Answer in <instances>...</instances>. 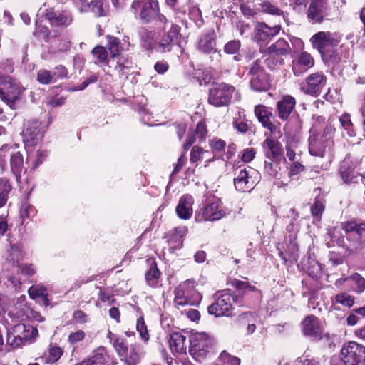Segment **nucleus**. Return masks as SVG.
Masks as SVG:
<instances>
[{"instance_id":"1","label":"nucleus","mask_w":365,"mask_h":365,"mask_svg":"<svg viewBox=\"0 0 365 365\" xmlns=\"http://www.w3.org/2000/svg\"><path fill=\"white\" fill-rule=\"evenodd\" d=\"M230 283L236 289L234 295L228 292L220 294L215 302L207 307L210 314L216 317H230L232 315L233 303L239 307L251 308L255 302L261 299L260 290L250 284L247 281L234 279Z\"/></svg>"},{"instance_id":"12","label":"nucleus","mask_w":365,"mask_h":365,"mask_svg":"<svg viewBox=\"0 0 365 365\" xmlns=\"http://www.w3.org/2000/svg\"><path fill=\"white\" fill-rule=\"evenodd\" d=\"M226 215V212L223 209L221 202L215 200L209 202L202 210V213H198L196 220L199 222L203 220L215 221L222 219Z\"/></svg>"},{"instance_id":"53","label":"nucleus","mask_w":365,"mask_h":365,"mask_svg":"<svg viewBox=\"0 0 365 365\" xmlns=\"http://www.w3.org/2000/svg\"><path fill=\"white\" fill-rule=\"evenodd\" d=\"M339 121L341 126L348 131L350 136L355 135L353 130L351 129L353 127V123L350 119L349 115L347 113L343 114L339 118Z\"/></svg>"},{"instance_id":"64","label":"nucleus","mask_w":365,"mask_h":365,"mask_svg":"<svg viewBox=\"0 0 365 365\" xmlns=\"http://www.w3.org/2000/svg\"><path fill=\"white\" fill-rule=\"evenodd\" d=\"M210 146L217 151L222 150L225 147V142L221 139H214L210 143Z\"/></svg>"},{"instance_id":"62","label":"nucleus","mask_w":365,"mask_h":365,"mask_svg":"<svg viewBox=\"0 0 365 365\" xmlns=\"http://www.w3.org/2000/svg\"><path fill=\"white\" fill-rule=\"evenodd\" d=\"M73 319L78 323L83 324L87 322L88 316L81 310L73 312Z\"/></svg>"},{"instance_id":"28","label":"nucleus","mask_w":365,"mask_h":365,"mask_svg":"<svg viewBox=\"0 0 365 365\" xmlns=\"http://www.w3.org/2000/svg\"><path fill=\"white\" fill-rule=\"evenodd\" d=\"M10 164L11 171L15 175L16 181L19 182L21 174L26 170L24 166L23 156L20 152H16L11 155Z\"/></svg>"},{"instance_id":"21","label":"nucleus","mask_w":365,"mask_h":365,"mask_svg":"<svg viewBox=\"0 0 365 365\" xmlns=\"http://www.w3.org/2000/svg\"><path fill=\"white\" fill-rule=\"evenodd\" d=\"M187 232V228L185 226L175 227L171 231L168 240L169 251L173 253L176 250H179L183 246V237Z\"/></svg>"},{"instance_id":"25","label":"nucleus","mask_w":365,"mask_h":365,"mask_svg":"<svg viewBox=\"0 0 365 365\" xmlns=\"http://www.w3.org/2000/svg\"><path fill=\"white\" fill-rule=\"evenodd\" d=\"M106 349L103 347H99L89 357L74 365H106Z\"/></svg>"},{"instance_id":"41","label":"nucleus","mask_w":365,"mask_h":365,"mask_svg":"<svg viewBox=\"0 0 365 365\" xmlns=\"http://www.w3.org/2000/svg\"><path fill=\"white\" fill-rule=\"evenodd\" d=\"M322 58L326 63L336 65L341 61V56L336 51H334L333 48L326 51Z\"/></svg>"},{"instance_id":"59","label":"nucleus","mask_w":365,"mask_h":365,"mask_svg":"<svg viewBox=\"0 0 365 365\" xmlns=\"http://www.w3.org/2000/svg\"><path fill=\"white\" fill-rule=\"evenodd\" d=\"M255 150L254 148H247L242 152L241 159L245 163H249L253 160L255 156Z\"/></svg>"},{"instance_id":"48","label":"nucleus","mask_w":365,"mask_h":365,"mask_svg":"<svg viewBox=\"0 0 365 365\" xmlns=\"http://www.w3.org/2000/svg\"><path fill=\"white\" fill-rule=\"evenodd\" d=\"M136 329L139 332L142 339H143L145 341H148L149 339V334L143 316H140L138 319L136 323Z\"/></svg>"},{"instance_id":"15","label":"nucleus","mask_w":365,"mask_h":365,"mask_svg":"<svg viewBox=\"0 0 365 365\" xmlns=\"http://www.w3.org/2000/svg\"><path fill=\"white\" fill-rule=\"evenodd\" d=\"M251 173L254 170L248 167L241 170L234 179L235 187L240 192H250L254 187L255 181L252 178Z\"/></svg>"},{"instance_id":"35","label":"nucleus","mask_w":365,"mask_h":365,"mask_svg":"<svg viewBox=\"0 0 365 365\" xmlns=\"http://www.w3.org/2000/svg\"><path fill=\"white\" fill-rule=\"evenodd\" d=\"M106 47L110 51L111 57L113 58H118L120 52L122 51L120 41L118 38L109 35L106 36Z\"/></svg>"},{"instance_id":"61","label":"nucleus","mask_w":365,"mask_h":365,"mask_svg":"<svg viewBox=\"0 0 365 365\" xmlns=\"http://www.w3.org/2000/svg\"><path fill=\"white\" fill-rule=\"evenodd\" d=\"M73 1L81 12H88L90 2L87 0H73Z\"/></svg>"},{"instance_id":"10","label":"nucleus","mask_w":365,"mask_h":365,"mask_svg":"<svg viewBox=\"0 0 365 365\" xmlns=\"http://www.w3.org/2000/svg\"><path fill=\"white\" fill-rule=\"evenodd\" d=\"M327 83V77L322 72L310 74L301 84V90L306 94L318 96Z\"/></svg>"},{"instance_id":"18","label":"nucleus","mask_w":365,"mask_h":365,"mask_svg":"<svg viewBox=\"0 0 365 365\" xmlns=\"http://www.w3.org/2000/svg\"><path fill=\"white\" fill-rule=\"evenodd\" d=\"M280 26L269 27L264 23H258L255 29V39L261 44H266L272 37L278 34Z\"/></svg>"},{"instance_id":"29","label":"nucleus","mask_w":365,"mask_h":365,"mask_svg":"<svg viewBox=\"0 0 365 365\" xmlns=\"http://www.w3.org/2000/svg\"><path fill=\"white\" fill-rule=\"evenodd\" d=\"M24 141L29 145H34L40 140L43 136L39 129V123L35 122L31 127H27L23 132Z\"/></svg>"},{"instance_id":"2","label":"nucleus","mask_w":365,"mask_h":365,"mask_svg":"<svg viewBox=\"0 0 365 365\" xmlns=\"http://www.w3.org/2000/svg\"><path fill=\"white\" fill-rule=\"evenodd\" d=\"M135 18L143 24L155 21L158 26H164L168 22L166 16L160 12L158 0H135L131 4Z\"/></svg>"},{"instance_id":"40","label":"nucleus","mask_w":365,"mask_h":365,"mask_svg":"<svg viewBox=\"0 0 365 365\" xmlns=\"http://www.w3.org/2000/svg\"><path fill=\"white\" fill-rule=\"evenodd\" d=\"M89 11L93 13L96 16H103L106 15V6L103 4L101 0H92L90 1Z\"/></svg>"},{"instance_id":"33","label":"nucleus","mask_w":365,"mask_h":365,"mask_svg":"<svg viewBox=\"0 0 365 365\" xmlns=\"http://www.w3.org/2000/svg\"><path fill=\"white\" fill-rule=\"evenodd\" d=\"M107 337L110 339V343L113 344V346L117 351L119 356L122 358L123 356H125V352L128 351V347L125 339L117 336L110 331L108 333Z\"/></svg>"},{"instance_id":"50","label":"nucleus","mask_w":365,"mask_h":365,"mask_svg":"<svg viewBox=\"0 0 365 365\" xmlns=\"http://www.w3.org/2000/svg\"><path fill=\"white\" fill-rule=\"evenodd\" d=\"M208 153V151L203 150L198 146H194L190 153V163H195L204 158V155Z\"/></svg>"},{"instance_id":"16","label":"nucleus","mask_w":365,"mask_h":365,"mask_svg":"<svg viewBox=\"0 0 365 365\" xmlns=\"http://www.w3.org/2000/svg\"><path fill=\"white\" fill-rule=\"evenodd\" d=\"M44 16L52 26L67 27L73 21L71 13L66 11L56 12L53 9H49L46 10Z\"/></svg>"},{"instance_id":"39","label":"nucleus","mask_w":365,"mask_h":365,"mask_svg":"<svg viewBox=\"0 0 365 365\" xmlns=\"http://www.w3.org/2000/svg\"><path fill=\"white\" fill-rule=\"evenodd\" d=\"M28 341V335H16L12 331H8L7 343L13 348H18L24 345Z\"/></svg>"},{"instance_id":"56","label":"nucleus","mask_w":365,"mask_h":365,"mask_svg":"<svg viewBox=\"0 0 365 365\" xmlns=\"http://www.w3.org/2000/svg\"><path fill=\"white\" fill-rule=\"evenodd\" d=\"M11 331L16 335H28V340L30 339V334L27 332V325L24 324H17L14 325Z\"/></svg>"},{"instance_id":"23","label":"nucleus","mask_w":365,"mask_h":365,"mask_svg":"<svg viewBox=\"0 0 365 365\" xmlns=\"http://www.w3.org/2000/svg\"><path fill=\"white\" fill-rule=\"evenodd\" d=\"M296 105L294 98L290 96H284L282 100L277 102V108L278 116L282 120H286L290 116Z\"/></svg>"},{"instance_id":"45","label":"nucleus","mask_w":365,"mask_h":365,"mask_svg":"<svg viewBox=\"0 0 365 365\" xmlns=\"http://www.w3.org/2000/svg\"><path fill=\"white\" fill-rule=\"evenodd\" d=\"M218 362L222 365H240V359L236 356H232L227 351H223L219 356Z\"/></svg>"},{"instance_id":"51","label":"nucleus","mask_w":365,"mask_h":365,"mask_svg":"<svg viewBox=\"0 0 365 365\" xmlns=\"http://www.w3.org/2000/svg\"><path fill=\"white\" fill-rule=\"evenodd\" d=\"M241 47V43L239 40H232L228 41L224 46V51L227 54H236Z\"/></svg>"},{"instance_id":"36","label":"nucleus","mask_w":365,"mask_h":365,"mask_svg":"<svg viewBox=\"0 0 365 365\" xmlns=\"http://www.w3.org/2000/svg\"><path fill=\"white\" fill-rule=\"evenodd\" d=\"M11 190L12 186L9 180L6 178H0V208L6 204Z\"/></svg>"},{"instance_id":"17","label":"nucleus","mask_w":365,"mask_h":365,"mask_svg":"<svg viewBox=\"0 0 365 365\" xmlns=\"http://www.w3.org/2000/svg\"><path fill=\"white\" fill-rule=\"evenodd\" d=\"M329 141L322 134H313L309 138V152L316 157H324Z\"/></svg>"},{"instance_id":"55","label":"nucleus","mask_w":365,"mask_h":365,"mask_svg":"<svg viewBox=\"0 0 365 365\" xmlns=\"http://www.w3.org/2000/svg\"><path fill=\"white\" fill-rule=\"evenodd\" d=\"M86 334L83 330H78L76 332H73L69 334L68 341L71 344H74L78 341L83 340Z\"/></svg>"},{"instance_id":"63","label":"nucleus","mask_w":365,"mask_h":365,"mask_svg":"<svg viewBox=\"0 0 365 365\" xmlns=\"http://www.w3.org/2000/svg\"><path fill=\"white\" fill-rule=\"evenodd\" d=\"M304 170V165L299 162H294L292 163L289 170V175H295L302 172Z\"/></svg>"},{"instance_id":"9","label":"nucleus","mask_w":365,"mask_h":365,"mask_svg":"<svg viewBox=\"0 0 365 365\" xmlns=\"http://www.w3.org/2000/svg\"><path fill=\"white\" fill-rule=\"evenodd\" d=\"M329 4L327 0H309L307 11V17L312 24H320L329 16Z\"/></svg>"},{"instance_id":"20","label":"nucleus","mask_w":365,"mask_h":365,"mask_svg":"<svg viewBox=\"0 0 365 365\" xmlns=\"http://www.w3.org/2000/svg\"><path fill=\"white\" fill-rule=\"evenodd\" d=\"M255 113L263 127L272 133L276 130L277 128L273 123L274 116L269 108L262 105H258L255 106Z\"/></svg>"},{"instance_id":"24","label":"nucleus","mask_w":365,"mask_h":365,"mask_svg":"<svg viewBox=\"0 0 365 365\" xmlns=\"http://www.w3.org/2000/svg\"><path fill=\"white\" fill-rule=\"evenodd\" d=\"M185 341L186 337L179 332H174L170 334L168 343L173 354L186 353Z\"/></svg>"},{"instance_id":"42","label":"nucleus","mask_w":365,"mask_h":365,"mask_svg":"<svg viewBox=\"0 0 365 365\" xmlns=\"http://www.w3.org/2000/svg\"><path fill=\"white\" fill-rule=\"evenodd\" d=\"M324 210V201L321 198L317 197L314 204L311 207L312 215L318 221L321 220L322 212Z\"/></svg>"},{"instance_id":"30","label":"nucleus","mask_w":365,"mask_h":365,"mask_svg":"<svg viewBox=\"0 0 365 365\" xmlns=\"http://www.w3.org/2000/svg\"><path fill=\"white\" fill-rule=\"evenodd\" d=\"M314 64V61L309 53L303 51L300 53L293 66V71L296 76H299L300 72L297 71L299 68H304L305 70L312 68Z\"/></svg>"},{"instance_id":"57","label":"nucleus","mask_w":365,"mask_h":365,"mask_svg":"<svg viewBox=\"0 0 365 365\" xmlns=\"http://www.w3.org/2000/svg\"><path fill=\"white\" fill-rule=\"evenodd\" d=\"M254 317V314L249 311L240 314L237 320L240 323L245 324L246 323L253 322L255 321Z\"/></svg>"},{"instance_id":"38","label":"nucleus","mask_w":365,"mask_h":365,"mask_svg":"<svg viewBox=\"0 0 365 365\" xmlns=\"http://www.w3.org/2000/svg\"><path fill=\"white\" fill-rule=\"evenodd\" d=\"M92 54L95 58L94 63L96 64H107L108 63V53L105 47L101 46H96L92 50Z\"/></svg>"},{"instance_id":"3","label":"nucleus","mask_w":365,"mask_h":365,"mask_svg":"<svg viewBox=\"0 0 365 365\" xmlns=\"http://www.w3.org/2000/svg\"><path fill=\"white\" fill-rule=\"evenodd\" d=\"M345 232L346 241H343V247L350 254L361 252L365 247V222L357 223L347 221L341 224Z\"/></svg>"},{"instance_id":"26","label":"nucleus","mask_w":365,"mask_h":365,"mask_svg":"<svg viewBox=\"0 0 365 365\" xmlns=\"http://www.w3.org/2000/svg\"><path fill=\"white\" fill-rule=\"evenodd\" d=\"M216 34L213 30L205 34L199 41L198 48L205 53L215 50L216 46Z\"/></svg>"},{"instance_id":"44","label":"nucleus","mask_w":365,"mask_h":365,"mask_svg":"<svg viewBox=\"0 0 365 365\" xmlns=\"http://www.w3.org/2000/svg\"><path fill=\"white\" fill-rule=\"evenodd\" d=\"M139 36L143 46L146 48H151L153 43L154 34L146 29H142L139 31Z\"/></svg>"},{"instance_id":"8","label":"nucleus","mask_w":365,"mask_h":365,"mask_svg":"<svg viewBox=\"0 0 365 365\" xmlns=\"http://www.w3.org/2000/svg\"><path fill=\"white\" fill-rule=\"evenodd\" d=\"M340 359L344 365H361L365 362V346L356 343L349 341L344 344Z\"/></svg>"},{"instance_id":"34","label":"nucleus","mask_w":365,"mask_h":365,"mask_svg":"<svg viewBox=\"0 0 365 365\" xmlns=\"http://www.w3.org/2000/svg\"><path fill=\"white\" fill-rule=\"evenodd\" d=\"M160 276V272L157 267L155 262H153L150 269L145 272V281L147 284L152 287H157L158 286V279Z\"/></svg>"},{"instance_id":"4","label":"nucleus","mask_w":365,"mask_h":365,"mask_svg":"<svg viewBox=\"0 0 365 365\" xmlns=\"http://www.w3.org/2000/svg\"><path fill=\"white\" fill-rule=\"evenodd\" d=\"M250 87L256 91H267L269 86V78L261 66L259 59L255 60L246 68Z\"/></svg>"},{"instance_id":"54","label":"nucleus","mask_w":365,"mask_h":365,"mask_svg":"<svg viewBox=\"0 0 365 365\" xmlns=\"http://www.w3.org/2000/svg\"><path fill=\"white\" fill-rule=\"evenodd\" d=\"M261 7L262 11L267 14L279 16L282 13L279 8L276 7L274 5H273L269 1H264V3H262Z\"/></svg>"},{"instance_id":"11","label":"nucleus","mask_w":365,"mask_h":365,"mask_svg":"<svg viewBox=\"0 0 365 365\" xmlns=\"http://www.w3.org/2000/svg\"><path fill=\"white\" fill-rule=\"evenodd\" d=\"M313 47L322 55L331 48L337 46L339 41L331 32L319 31L311 38Z\"/></svg>"},{"instance_id":"27","label":"nucleus","mask_w":365,"mask_h":365,"mask_svg":"<svg viewBox=\"0 0 365 365\" xmlns=\"http://www.w3.org/2000/svg\"><path fill=\"white\" fill-rule=\"evenodd\" d=\"M143 355L140 345L133 344L128 348L125 356H123L122 360H124L128 365H136Z\"/></svg>"},{"instance_id":"43","label":"nucleus","mask_w":365,"mask_h":365,"mask_svg":"<svg viewBox=\"0 0 365 365\" xmlns=\"http://www.w3.org/2000/svg\"><path fill=\"white\" fill-rule=\"evenodd\" d=\"M354 297L346 292H341L335 296V301L342 306L351 307L354 304Z\"/></svg>"},{"instance_id":"14","label":"nucleus","mask_w":365,"mask_h":365,"mask_svg":"<svg viewBox=\"0 0 365 365\" xmlns=\"http://www.w3.org/2000/svg\"><path fill=\"white\" fill-rule=\"evenodd\" d=\"M179 31L180 27L176 24H172L168 31L162 36L155 45L156 51L160 53L170 51L178 38Z\"/></svg>"},{"instance_id":"32","label":"nucleus","mask_w":365,"mask_h":365,"mask_svg":"<svg viewBox=\"0 0 365 365\" xmlns=\"http://www.w3.org/2000/svg\"><path fill=\"white\" fill-rule=\"evenodd\" d=\"M24 258L21 248L17 245H11L5 255L6 262L12 267H19V262Z\"/></svg>"},{"instance_id":"58","label":"nucleus","mask_w":365,"mask_h":365,"mask_svg":"<svg viewBox=\"0 0 365 365\" xmlns=\"http://www.w3.org/2000/svg\"><path fill=\"white\" fill-rule=\"evenodd\" d=\"M290 5L297 12H302L304 10L308 0H290Z\"/></svg>"},{"instance_id":"7","label":"nucleus","mask_w":365,"mask_h":365,"mask_svg":"<svg viewBox=\"0 0 365 365\" xmlns=\"http://www.w3.org/2000/svg\"><path fill=\"white\" fill-rule=\"evenodd\" d=\"M24 90V88L16 80L0 75V98L8 105L18 100Z\"/></svg>"},{"instance_id":"13","label":"nucleus","mask_w":365,"mask_h":365,"mask_svg":"<svg viewBox=\"0 0 365 365\" xmlns=\"http://www.w3.org/2000/svg\"><path fill=\"white\" fill-rule=\"evenodd\" d=\"M303 334L312 339L322 338V329L319 319L314 315L307 316L302 322Z\"/></svg>"},{"instance_id":"6","label":"nucleus","mask_w":365,"mask_h":365,"mask_svg":"<svg viewBox=\"0 0 365 365\" xmlns=\"http://www.w3.org/2000/svg\"><path fill=\"white\" fill-rule=\"evenodd\" d=\"M235 91L234 86L225 83H215L209 90L208 103L215 107L228 106Z\"/></svg>"},{"instance_id":"31","label":"nucleus","mask_w":365,"mask_h":365,"mask_svg":"<svg viewBox=\"0 0 365 365\" xmlns=\"http://www.w3.org/2000/svg\"><path fill=\"white\" fill-rule=\"evenodd\" d=\"M291 51L292 48L289 43L283 38L279 39L267 48L269 54H275L280 57L289 54Z\"/></svg>"},{"instance_id":"49","label":"nucleus","mask_w":365,"mask_h":365,"mask_svg":"<svg viewBox=\"0 0 365 365\" xmlns=\"http://www.w3.org/2000/svg\"><path fill=\"white\" fill-rule=\"evenodd\" d=\"M28 294L29 297L33 299H36L40 297L42 298L45 297L46 294V289L42 286L34 285L29 289Z\"/></svg>"},{"instance_id":"37","label":"nucleus","mask_w":365,"mask_h":365,"mask_svg":"<svg viewBox=\"0 0 365 365\" xmlns=\"http://www.w3.org/2000/svg\"><path fill=\"white\" fill-rule=\"evenodd\" d=\"M349 279H351L356 284V287L354 288V290L356 292L361 293L364 291L365 279L359 273H354V274H352L350 277H346L344 279H339L336 281V284L341 283L343 282H346Z\"/></svg>"},{"instance_id":"47","label":"nucleus","mask_w":365,"mask_h":365,"mask_svg":"<svg viewBox=\"0 0 365 365\" xmlns=\"http://www.w3.org/2000/svg\"><path fill=\"white\" fill-rule=\"evenodd\" d=\"M37 81L41 84L53 83V75L46 69H41L37 73Z\"/></svg>"},{"instance_id":"52","label":"nucleus","mask_w":365,"mask_h":365,"mask_svg":"<svg viewBox=\"0 0 365 365\" xmlns=\"http://www.w3.org/2000/svg\"><path fill=\"white\" fill-rule=\"evenodd\" d=\"M19 272L26 277L34 276L36 272V268L32 264H22L19 266Z\"/></svg>"},{"instance_id":"19","label":"nucleus","mask_w":365,"mask_h":365,"mask_svg":"<svg viewBox=\"0 0 365 365\" xmlns=\"http://www.w3.org/2000/svg\"><path fill=\"white\" fill-rule=\"evenodd\" d=\"M265 156L270 160H279L283 156V147L277 140L267 138L262 143Z\"/></svg>"},{"instance_id":"60","label":"nucleus","mask_w":365,"mask_h":365,"mask_svg":"<svg viewBox=\"0 0 365 365\" xmlns=\"http://www.w3.org/2000/svg\"><path fill=\"white\" fill-rule=\"evenodd\" d=\"M50 360L52 361H58L62 356L63 351L60 347L53 346L49 350Z\"/></svg>"},{"instance_id":"46","label":"nucleus","mask_w":365,"mask_h":365,"mask_svg":"<svg viewBox=\"0 0 365 365\" xmlns=\"http://www.w3.org/2000/svg\"><path fill=\"white\" fill-rule=\"evenodd\" d=\"M265 63L269 69L274 70L284 63V59L275 54H269L265 60Z\"/></svg>"},{"instance_id":"22","label":"nucleus","mask_w":365,"mask_h":365,"mask_svg":"<svg viewBox=\"0 0 365 365\" xmlns=\"http://www.w3.org/2000/svg\"><path fill=\"white\" fill-rule=\"evenodd\" d=\"M193 202L194 200L191 195H185L182 196L175 209L178 217L182 220L190 219L193 212Z\"/></svg>"},{"instance_id":"5","label":"nucleus","mask_w":365,"mask_h":365,"mask_svg":"<svg viewBox=\"0 0 365 365\" xmlns=\"http://www.w3.org/2000/svg\"><path fill=\"white\" fill-rule=\"evenodd\" d=\"M212 339L205 333H196L190 339L189 352L192 358L201 361L210 353Z\"/></svg>"}]
</instances>
